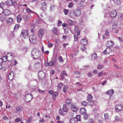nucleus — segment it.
Masks as SVG:
<instances>
[{
  "instance_id": "nucleus-13",
  "label": "nucleus",
  "mask_w": 123,
  "mask_h": 123,
  "mask_svg": "<svg viewBox=\"0 0 123 123\" xmlns=\"http://www.w3.org/2000/svg\"><path fill=\"white\" fill-rule=\"evenodd\" d=\"M73 11L75 14V17H77L80 15V11L78 9H75Z\"/></svg>"
},
{
  "instance_id": "nucleus-45",
  "label": "nucleus",
  "mask_w": 123,
  "mask_h": 123,
  "mask_svg": "<svg viewBox=\"0 0 123 123\" xmlns=\"http://www.w3.org/2000/svg\"><path fill=\"white\" fill-rule=\"evenodd\" d=\"M19 25L18 24H16L15 26V27H14V29L15 30H17L18 29V28H19Z\"/></svg>"
},
{
  "instance_id": "nucleus-21",
  "label": "nucleus",
  "mask_w": 123,
  "mask_h": 123,
  "mask_svg": "<svg viewBox=\"0 0 123 123\" xmlns=\"http://www.w3.org/2000/svg\"><path fill=\"white\" fill-rule=\"evenodd\" d=\"M106 92L107 94L111 96L114 93V90L112 89L107 91Z\"/></svg>"
},
{
  "instance_id": "nucleus-42",
  "label": "nucleus",
  "mask_w": 123,
  "mask_h": 123,
  "mask_svg": "<svg viewBox=\"0 0 123 123\" xmlns=\"http://www.w3.org/2000/svg\"><path fill=\"white\" fill-rule=\"evenodd\" d=\"M58 59L60 62H63V61L62 59V58L61 56H60L58 58Z\"/></svg>"
},
{
  "instance_id": "nucleus-32",
  "label": "nucleus",
  "mask_w": 123,
  "mask_h": 123,
  "mask_svg": "<svg viewBox=\"0 0 123 123\" xmlns=\"http://www.w3.org/2000/svg\"><path fill=\"white\" fill-rule=\"evenodd\" d=\"M67 87H68L67 85H65L63 86V90L64 93H65L66 92L67 90Z\"/></svg>"
},
{
  "instance_id": "nucleus-62",
  "label": "nucleus",
  "mask_w": 123,
  "mask_h": 123,
  "mask_svg": "<svg viewBox=\"0 0 123 123\" xmlns=\"http://www.w3.org/2000/svg\"><path fill=\"white\" fill-rule=\"evenodd\" d=\"M74 73L76 74H80V72H78L77 71H74Z\"/></svg>"
},
{
  "instance_id": "nucleus-53",
  "label": "nucleus",
  "mask_w": 123,
  "mask_h": 123,
  "mask_svg": "<svg viewBox=\"0 0 123 123\" xmlns=\"http://www.w3.org/2000/svg\"><path fill=\"white\" fill-rule=\"evenodd\" d=\"M105 36H108L109 35V33L108 31V29H107L106 31L105 32Z\"/></svg>"
},
{
  "instance_id": "nucleus-55",
  "label": "nucleus",
  "mask_w": 123,
  "mask_h": 123,
  "mask_svg": "<svg viewBox=\"0 0 123 123\" xmlns=\"http://www.w3.org/2000/svg\"><path fill=\"white\" fill-rule=\"evenodd\" d=\"M57 93L56 92H55L53 95V98H55L57 96Z\"/></svg>"
},
{
  "instance_id": "nucleus-38",
  "label": "nucleus",
  "mask_w": 123,
  "mask_h": 123,
  "mask_svg": "<svg viewBox=\"0 0 123 123\" xmlns=\"http://www.w3.org/2000/svg\"><path fill=\"white\" fill-rule=\"evenodd\" d=\"M32 119V117H31L29 118L26 122L27 123H31V121Z\"/></svg>"
},
{
  "instance_id": "nucleus-35",
  "label": "nucleus",
  "mask_w": 123,
  "mask_h": 123,
  "mask_svg": "<svg viewBox=\"0 0 123 123\" xmlns=\"http://www.w3.org/2000/svg\"><path fill=\"white\" fill-rule=\"evenodd\" d=\"M73 22V21L69 19L68 20V24L70 26H71L72 25Z\"/></svg>"
},
{
  "instance_id": "nucleus-16",
  "label": "nucleus",
  "mask_w": 123,
  "mask_h": 123,
  "mask_svg": "<svg viewBox=\"0 0 123 123\" xmlns=\"http://www.w3.org/2000/svg\"><path fill=\"white\" fill-rule=\"evenodd\" d=\"M3 13L5 15L7 16L10 14L11 12L9 10L6 9L4 11Z\"/></svg>"
},
{
  "instance_id": "nucleus-20",
  "label": "nucleus",
  "mask_w": 123,
  "mask_h": 123,
  "mask_svg": "<svg viewBox=\"0 0 123 123\" xmlns=\"http://www.w3.org/2000/svg\"><path fill=\"white\" fill-rule=\"evenodd\" d=\"M81 43L83 45L86 44L87 43V40L86 39H83L80 41Z\"/></svg>"
},
{
  "instance_id": "nucleus-59",
  "label": "nucleus",
  "mask_w": 123,
  "mask_h": 123,
  "mask_svg": "<svg viewBox=\"0 0 123 123\" xmlns=\"http://www.w3.org/2000/svg\"><path fill=\"white\" fill-rule=\"evenodd\" d=\"M116 26H117L115 24H114L112 25V28L113 30L116 28Z\"/></svg>"
},
{
  "instance_id": "nucleus-50",
  "label": "nucleus",
  "mask_w": 123,
  "mask_h": 123,
  "mask_svg": "<svg viewBox=\"0 0 123 123\" xmlns=\"http://www.w3.org/2000/svg\"><path fill=\"white\" fill-rule=\"evenodd\" d=\"M38 91L40 93H44V91H42L40 89H38Z\"/></svg>"
},
{
  "instance_id": "nucleus-47",
  "label": "nucleus",
  "mask_w": 123,
  "mask_h": 123,
  "mask_svg": "<svg viewBox=\"0 0 123 123\" xmlns=\"http://www.w3.org/2000/svg\"><path fill=\"white\" fill-rule=\"evenodd\" d=\"M3 8L1 7H0V15L3 13Z\"/></svg>"
},
{
  "instance_id": "nucleus-4",
  "label": "nucleus",
  "mask_w": 123,
  "mask_h": 123,
  "mask_svg": "<svg viewBox=\"0 0 123 123\" xmlns=\"http://www.w3.org/2000/svg\"><path fill=\"white\" fill-rule=\"evenodd\" d=\"M21 35L24 38H27L29 35L28 31L24 29L22 30Z\"/></svg>"
},
{
  "instance_id": "nucleus-29",
  "label": "nucleus",
  "mask_w": 123,
  "mask_h": 123,
  "mask_svg": "<svg viewBox=\"0 0 123 123\" xmlns=\"http://www.w3.org/2000/svg\"><path fill=\"white\" fill-rule=\"evenodd\" d=\"M92 95L91 94H89L87 97V100L88 101H90L92 100Z\"/></svg>"
},
{
  "instance_id": "nucleus-3",
  "label": "nucleus",
  "mask_w": 123,
  "mask_h": 123,
  "mask_svg": "<svg viewBox=\"0 0 123 123\" xmlns=\"http://www.w3.org/2000/svg\"><path fill=\"white\" fill-rule=\"evenodd\" d=\"M29 39L31 43H35L37 40L36 36L35 35H32L30 36Z\"/></svg>"
},
{
  "instance_id": "nucleus-28",
  "label": "nucleus",
  "mask_w": 123,
  "mask_h": 123,
  "mask_svg": "<svg viewBox=\"0 0 123 123\" xmlns=\"http://www.w3.org/2000/svg\"><path fill=\"white\" fill-rule=\"evenodd\" d=\"M63 86V84L61 82L59 83L57 86L58 90H60L61 89Z\"/></svg>"
},
{
  "instance_id": "nucleus-25",
  "label": "nucleus",
  "mask_w": 123,
  "mask_h": 123,
  "mask_svg": "<svg viewBox=\"0 0 123 123\" xmlns=\"http://www.w3.org/2000/svg\"><path fill=\"white\" fill-rule=\"evenodd\" d=\"M55 62L53 61H51L50 62L46 63V65L49 66H51L52 65L54 66V65Z\"/></svg>"
},
{
  "instance_id": "nucleus-58",
  "label": "nucleus",
  "mask_w": 123,
  "mask_h": 123,
  "mask_svg": "<svg viewBox=\"0 0 123 123\" xmlns=\"http://www.w3.org/2000/svg\"><path fill=\"white\" fill-rule=\"evenodd\" d=\"M88 76L90 77H91L92 75V74L91 73H89L88 74Z\"/></svg>"
},
{
  "instance_id": "nucleus-63",
  "label": "nucleus",
  "mask_w": 123,
  "mask_h": 123,
  "mask_svg": "<svg viewBox=\"0 0 123 123\" xmlns=\"http://www.w3.org/2000/svg\"><path fill=\"white\" fill-rule=\"evenodd\" d=\"M67 24H66L65 23H63L62 24V26L63 27H66V26H67Z\"/></svg>"
},
{
  "instance_id": "nucleus-40",
  "label": "nucleus",
  "mask_w": 123,
  "mask_h": 123,
  "mask_svg": "<svg viewBox=\"0 0 123 123\" xmlns=\"http://www.w3.org/2000/svg\"><path fill=\"white\" fill-rule=\"evenodd\" d=\"M62 23V22L60 20H58L57 25L58 26H60Z\"/></svg>"
},
{
  "instance_id": "nucleus-24",
  "label": "nucleus",
  "mask_w": 123,
  "mask_h": 123,
  "mask_svg": "<svg viewBox=\"0 0 123 123\" xmlns=\"http://www.w3.org/2000/svg\"><path fill=\"white\" fill-rule=\"evenodd\" d=\"M23 109V107H17L15 109V111L17 112H20L22 111Z\"/></svg>"
},
{
  "instance_id": "nucleus-26",
  "label": "nucleus",
  "mask_w": 123,
  "mask_h": 123,
  "mask_svg": "<svg viewBox=\"0 0 123 123\" xmlns=\"http://www.w3.org/2000/svg\"><path fill=\"white\" fill-rule=\"evenodd\" d=\"M86 112V110L84 108H82L80 110V113L81 114H85Z\"/></svg>"
},
{
  "instance_id": "nucleus-15",
  "label": "nucleus",
  "mask_w": 123,
  "mask_h": 123,
  "mask_svg": "<svg viewBox=\"0 0 123 123\" xmlns=\"http://www.w3.org/2000/svg\"><path fill=\"white\" fill-rule=\"evenodd\" d=\"M23 17L19 14L16 17V20L18 23H20L22 20Z\"/></svg>"
},
{
  "instance_id": "nucleus-27",
  "label": "nucleus",
  "mask_w": 123,
  "mask_h": 123,
  "mask_svg": "<svg viewBox=\"0 0 123 123\" xmlns=\"http://www.w3.org/2000/svg\"><path fill=\"white\" fill-rule=\"evenodd\" d=\"M69 16L70 17L72 18H74V17H75V16L73 11H72L70 12L69 14Z\"/></svg>"
},
{
  "instance_id": "nucleus-54",
  "label": "nucleus",
  "mask_w": 123,
  "mask_h": 123,
  "mask_svg": "<svg viewBox=\"0 0 123 123\" xmlns=\"http://www.w3.org/2000/svg\"><path fill=\"white\" fill-rule=\"evenodd\" d=\"M5 5V4L3 2H1L0 4V7H2Z\"/></svg>"
},
{
  "instance_id": "nucleus-56",
  "label": "nucleus",
  "mask_w": 123,
  "mask_h": 123,
  "mask_svg": "<svg viewBox=\"0 0 123 123\" xmlns=\"http://www.w3.org/2000/svg\"><path fill=\"white\" fill-rule=\"evenodd\" d=\"M73 5V3L72 2H71L69 4V5L68 6L69 7H72Z\"/></svg>"
},
{
  "instance_id": "nucleus-36",
  "label": "nucleus",
  "mask_w": 123,
  "mask_h": 123,
  "mask_svg": "<svg viewBox=\"0 0 123 123\" xmlns=\"http://www.w3.org/2000/svg\"><path fill=\"white\" fill-rule=\"evenodd\" d=\"M87 102H86L85 101H83L81 103V105H82L85 106L87 105Z\"/></svg>"
},
{
  "instance_id": "nucleus-2",
  "label": "nucleus",
  "mask_w": 123,
  "mask_h": 123,
  "mask_svg": "<svg viewBox=\"0 0 123 123\" xmlns=\"http://www.w3.org/2000/svg\"><path fill=\"white\" fill-rule=\"evenodd\" d=\"M72 106L71 101L69 99H67L66 100L65 105L63 106V110L64 112H67L68 111V108Z\"/></svg>"
},
{
  "instance_id": "nucleus-10",
  "label": "nucleus",
  "mask_w": 123,
  "mask_h": 123,
  "mask_svg": "<svg viewBox=\"0 0 123 123\" xmlns=\"http://www.w3.org/2000/svg\"><path fill=\"white\" fill-rule=\"evenodd\" d=\"M110 15L111 17L113 18L116 16L117 12L116 10H114L110 13Z\"/></svg>"
},
{
  "instance_id": "nucleus-30",
  "label": "nucleus",
  "mask_w": 123,
  "mask_h": 123,
  "mask_svg": "<svg viewBox=\"0 0 123 123\" xmlns=\"http://www.w3.org/2000/svg\"><path fill=\"white\" fill-rule=\"evenodd\" d=\"M2 60H3V61L4 62H6L7 60V56H2V58L1 59Z\"/></svg>"
},
{
  "instance_id": "nucleus-57",
  "label": "nucleus",
  "mask_w": 123,
  "mask_h": 123,
  "mask_svg": "<svg viewBox=\"0 0 123 123\" xmlns=\"http://www.w3.org/2000/svg\"><path fill=\"white\" fill-rule=\"evenodd\" d=\"M21 120L18 118L17 119H16L15 120V121L17 122H18L19 121H20Z\"/></svg>"
},
{
  "instance_id": "nucleus-23",
  "label": "nucleus",
  "mask_w": 123,
  "mask_h": 123,
  "mask_svg": "<svg viewBox=\"0 0 123 123\" xmlns=\"http://www.w3.org/2000/svg\"><path fill=\"white\" fill-rule=\"evenodd\" d=\"M71 106V109L72 111L75 112H76L77 111L78 109L74 105H72Z\"/></svg>"
},
{
  "instance_id": "nucleus-6",
  "label": "nucleus",
  "mask_w": 123,
  "mask_h": 123,
  "mask_svg": "<svg viewBox=\"0 0 123 123\" xmlns=\"http://www.w3.org/2000/svg\"><path fill=\"white\" fill-rule=\"evenodd\" d=\"M32 96L30 94H28L25 96V101L26 102H29L31 100Z\"/></svg>"
},
{
  "instance_id": "nucleus-41",
  "label": "nucleus",
  "mask_w": 123,
  "mask_h": 123,
  "mask_svg": "<svg viewBox=\"0 0 123 123\" xmlns=\"http://www.w3.org/2000/svg\"><path fill=\"white\" fill-rule=\"evenodd\" d=\"M63 12H64V14L65 15H67L68 13V10L67 9H65L63 10Z\"/></svg>"
},
{
  "instance_id": "nucleus-31",
  "label": "nucleus",
  "mask_w": 123,
  "mask_h": 123,
  "mask_svg": "<svg viewBox=\"0 0 123 123\" xmlns=\"http://www.w3.org/2000/svg\"><path fill=\"white\" fill-rule=\"evenodd\" d=\"M74 0L76 2H78L80 4H81L82 3H84V1H82L81 0Z\"/></svg>"
},
{
  "instance_id": "nucleus-52",
  "label": "nucleus",
  "mask_w": 123,
  "mask_h": 123,
  "mask_svg": "<svg viewBox=\"0 0 123 123\" xmlns=\"http://www.w3.org/2000/svg\"><path fill=\"white\" fill-rule=\"evenodd\" d=\"M89 101H90V103H89V105L91 106L93 105L94 104L93 101H92V100Z\"/></svg>"
},
{
  "instance_id": "nucleus-18",
  "label": "nucleus",
  "mask_w": 123,
  "mask_h": 123,
  "mask_svg": "<svg viewBox=\"0 0 123 123\" xmlns=\"http://www.w3.org/2000/svg\"><path fill=\"white\" fill-rule=\"evenodd\" d=\"M114 44V42L111 41H108L106 43V45L109 47H110L111 46L113 45Z\"/></svg>"
},
{
  "instance_id": "nucleus-8",
  "label": "nucleus",
  "mask_w": 123,
  "mask_h": 123,
  "mask_svg": "<svg viewBox=\"0 0 123 123\" xmlns=\"http://www.w3.org/2000/svg\"><path fill=\"white\" fill-rule=\"evenodd\" d=\"M7 60L9 61H12L13 56V54H8L6 55Z\"/></svg>"
},
{
  "instance_id": "nucleus-7",
  "label": "nucleus",
  "mask_w": 123,
  "mask_h": 123,
  "mask_svg": "<svg viewBox=\"0 0 123 123\" xmlns=\"http://www.w3.org/2000/svg\"><path fill=\"white\" fill-rule=\"evenodd\" d=\"M52 31L54 33L56 36H58L59 31V29L54 27L52 29Z\"/></svg>"
},
{
  "instance_id": "nucleus-43",
  "label": "nucleus",
  "mask_w": 123,
  "mask_h": 123,
  "mask_svg": "<svg viewBox=\"0 0 123 123\" xmlns=\"http://www.w3.org/2000/svg\"><path fill=\"white\" fill-rule=\"evenodd\" d=\"M12 63L15 66L16 64H17L18 63L16 60L15 59H14L13 61H12Z\"/></svg>"
},
{
  "instance_id": "nucleus-61",
  "label": "nucleus",
  "mask_w": 123,
  "mask_h": 123,
  "mask_svg": "<svg viewBox=\"0 0 123 123\" xmlns=\"http://www.w3.org/2000/svg\"><path fill=\"white\" fill-rule=\"evenodd\" d=\"M119 118L117 116H115V119L117 120H119Z\"/></svg>"
},
{
  "instance_id": "nucleus-12",
  "label": "nucleus",
  "mask_w": 123,
  "mask_h": 123,
  "mask_svg": "<svg viewBox=\"0 0 123 123\" xmlns=\"http://www.w3.org/2000/svg\"><path fill=\"white\" fill-rule=\"evenodd\" d=\"M111 51V49L110 48H107L103 52L106 55H109Z\"/></svg>"
},
{
  "instance_id": "nucleus-37",
  "label": "nucleus",
  "mask_w": 123,
  "mask_h": 123,
  "mask_svg": "<svg viewBox=\"0 0 123 123\" xmlns=\"http://www.w3.org/2000/svg\"><path fill=\"white\" fill-rule=\"evenodd\" d=\"M103 66L102 65L99 64L97 67L98 69H101L103 68Z\"/></svg>"
},
{
  "instance_id": "nucleus-49",
  "label": "nucleus",
  "mask_w": 123,
  "mask_h": 123,
  "mask_svg": "<svg viewBox=\"0 0 123 123\" xmlns=\"http://www.w3.org/2000/svg\"><path fill=\"white\" fill-rule=\"evenodd\" d=\"M62 74L65 75L66 76H67V74L66 72H65V71L64 70H63V71H62Z\"/></svg>"
},
{
  "instance_id": "nucleus-46",
  "label": "nucleus",
  "mask_w": 123,
  "mask_h": 123,
  "mask_svg": "<svg viewBox=\"0 0 123 123\" xmlns=\"http://www.w3.org/2000/svg\"><path fill=\"white\" fill-rule=\"evenodd\" d=\"M53 44L52 43H49L48 44V47H51L53 46Z\"/></svg>"
},
{
  "instance_id": "nucleus-9",
  "label": "nucleus",
  "mask_w": 123,
  "mask_h": 123,
  "mask_svg": "<svg viewBox=\"0 0 123 123\" xmlns=\"http://www.w3.org/2000/svg\"><path fill=\"white\" fill-rule=\"evenodd\" d=\"M14 77V74L12 71L8 75V79L9 80H13Z\"/></svg>"
},
{
  "instance_id": "nucleus-39",
  "label": "nucleus",
  "mask_w": 123,
  "mask_h": 123,
  "mask_svg": "<svg viewBox=\"0 0 123 123\" xmlns=\"http://www.w3.org/2000/svg\"><path fill=\"white\" fill-rule=\"evenodd\" d=\"M104 117L105 119H108L109 118L108 114L107 113H105L104 115Z\"/></svg>"
},
{
  "instance_id": "nucleus-64",
  "label": "nucleus",
  "mask_w": 123,
  "mask_h": 123,
  "mask_svg": "<svg viewBox=\"0 0 123 123\" xmlns=\"http://www.w3.org/2000/svg\"><path fill=\"white\" fill-rule=\"evenodd\" d=\"M57 123H65L64 121H60L59 120H58L56 121Z\"/></svg>"
},
{
  "instance_id": "nucleus-51",
  "label": "nucleus",
  "mask_w": 123,
  "mask_h": 123,
  "mask_svg": "<svg viewBox=\"0 0 123 123\" xmlns=\"http://www.w3.org/2000/svg\"><path fill=\"white\" fill-rule=\"evenodd\" d=\"M26 11L27 12L31 13L32 12V11L28 8H27Z\"/></svg>"
},
{
  "instance_id": "nucleus-11",
  "label": "nucleus",
  "mask_w": 123,
  "mask_h": 123,
  "mask_svg": "<svg viewBox=\"0 0 123 123\" xmlns=\"http://www.w3.org/2000/svg\"><path fill=\"white\" fill-rule=\"evenodd\" d=\"M44 30L41 28L39 30L38 32V36L40 38H42L44 34Z\"/></svg>"
},
{
  "instance_id": "nucleus-33",
  "label": "nucleus",
  "mask_w": 123,
  "mask_h": 123,
  "mask_svg": "<svg viewBox=\"0 0 123 123\" xmlns=\"http://www.w3.org/2000/svg\"><path fill=\"white\" fill-rule=\"evenodd\" d=\"M76 118L78 121H80V115H76Z\"/></svg>"
},
{
  "instance_id": "nucleus-48",
  "label": "nucleus",
  "mask_w": 123,
  "mask_h": 123,
  "mask_svg": "<svg viewBox=\"0 0 123 123\" xmlns=\"http://www.w3.org/2000/svg\"><path fill=\"white\" fill-rule=\"evenodd\" d=\"M113 66L118 69H121L120 67H119L118 66H117V65H116L115 64H114V65Z\"/></svg>"
},
{
  "instance_id": "nucleus-5",
  "label": "nucleus",
  "mask_w": 123,
  "mask_h": 123,
  "mask_svg": "<svg viewBox=\"0 0 123 123\" xmlns=\"http://www.w3.org/2000/svg\"><path fill=\"white\" fill-rule=\"evenodd\" d=\"M115 109L117 111H122L123 110V106L121 104H117L115 106Z\"/></svg>"
},
{
  "instance_id": "nucleus-1",
  "label": "nucleus",
  "mask_w": 123,
  "mask_h": 123,
  "mask_svg": "<svg viewBox=\"0 0 123 123\" xmlns=\"http://www.w3.org/2000/svg\"><path fill=\"white\" fill-rule=\"evenodd\" d=\"M40 51L38 48H34L31 52V57L33 59H36L40 56Z\"/></svg>"
},
{
  "instance_id": "nucleus-34",
  "label": "nucleus",
  "mask_w": 123,
  "mask_h": 123,
  "mask_svg": "<svg viewBox=\"0 0 123 123\" xmlns=\"http://www.w3.org/2000/svg\"><path fill=\"white\" fill-rule=\"evenodd\" d=\"M23 18L24 19L25 21H27L28 20V18L26 15H24L23 16Z\"/></svg>"
},
{
  "instance_id": "nucleus-19",
  "label": "nucleus",
  "mask_w": 123,
  "mask_h": 123,
  "mask_svg": "<svg viewBox=\"0 0 123 123\" xmlns=\"http://www.w3.org/2000/svg\"><path fill=\"white\" fill-rule=\"evenodd\" d=\"M42 6L41 7L42 10H43L45 8V6H46V4L45 2H43L41 3Z\"/></svg>"
},
{
  "instance_id": "nucleus-44",
  "label": "nucleus",
  "mask_w": 123,
  "mask_h": 123,
  "mask_svg": "<svg viewBox=\"0 0 123 123\" xmlns=\"http://www.w3.org/2000/svg\"><path fill=\"white\" fill-rule=\"evenodd\" d=\"M78 36L75 35H74V41H77L78 39Z\"/></svg>"
},
{
  "instance_id": "nucleus-17",
  "label": "nucleus",
  "mask_w": 123,
  "mask_h": 123,
  "mask_svg": "<svg viewBox=\"0 0 123 123\" xmlns=\"http://www.w3.org/2000/svg\"><path fill=\"white\" fill-rule=\"evenodd\" d=\"M13 1V0H7L6 3L8 6L12 5L14 4Z\"/></svg>"
},
{
  "instance_id": "nucleus-22",
  "label": "nucleus",
  "mask_w": 123,
  "mask_h": 123,
  "mask_svg": "<svg viewBox=\"0 0 123 123\" xmlns=\"http://www.w3.org/2000/svg\"><path fill=\"white\" fill-rule=\"evenodd\" d=\"M98 56L96 53L93 54L91 56V58L92 60H95L97 58Z\"/></svg>"
},
{
  "instance_id": "nucleus-14",
  "label": "nucleus",
  "mask_w": 123,
  "mask_h": 123,
  "mask_svg": "<svg viewBox=\"0 0 123 123\" xmlns=\"http://www.w3.org/2000/svg\"><path fill=\"white\" fill-rule=\"evenodd\" d=\"M13 21V19L11 18H8L6 20V22L7 24H11Z\"/></svg>"
},
{
  "instance_id": "nucleus-60",
  "label": "nucleus",
  "mask_w": 123,
  "mask_h": 123,
  "mask_svg": "<svg viewBox=\"0 0 123 123\" xmlns=\"http://www.w3.org/2000/svg\"><path fill=\"white\" fill-rule=\"evenodd\" d=\"M97 70H93V73L94 74H97Z\"/></svg>"
}]
</instances>
